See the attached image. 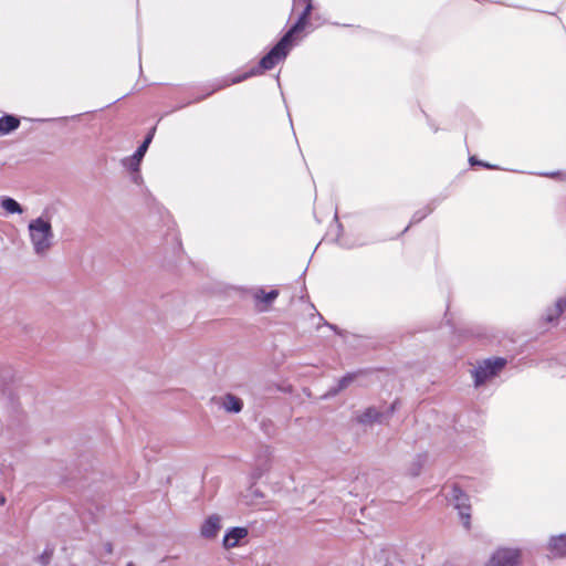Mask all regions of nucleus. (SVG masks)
Wrapping results in <instances>:
<instances>
[{
    "instance_id": "obj_1",
    "label": "nucleus",
    "mask_w": 566,
    "mask_h": 566,
    "mask_svg": "<svg viewBox=\"0 0 566 566\" xmlns=\"http://www.w3.org/2000/svg\"><path fill=\"white\" fill-rule=\"evenodd\" d=\"M294 8L303 6L302 12L296 21L289 28L280 40L261 57L259 64L250 67V77L260 75L264 71L272 70L275 65L283 62L292 49L296 45V36L301 33L310 22L313 11V0H293Z\"/></svg>"
},
{
    "instance_id": "obj_2",
    "label": "nucleus",
    "mask_w": 566,
    "mask_h": 566,
    "mask_svg": "<svg viewBox=\"0 0 566 566\" xmlns=\"http://www.w3.org/2000/svg\"><path fill=\"white\" fill-rule=\"evenodd\" d=\"M28 235L32 251L39 258H45L54 245L53 227L46 216H40L29 222Z\"/></svg>"
},
{
    "instance_id": "obj_3",
    "label": "nucleus",
    "mask_w": 566,
    "mask_h": 566,
    "mask_svg": "<svg viewBox=\"0 0 566 566\" xmlns=\"http://www.w3.org/2000/svg\"><path fill=\"white\" fill-rule=\"evenodd\" d=\"M442 491L448 504L458 511L462 526L470 531L472 507L469 494L458 483L446 484Z\"/></svg>"
},
{
    "instance_id": "obj_4",
    "label": "nucleus",
    "mask_w": 566,
    "mask_h": 566,
    "mask_svg": "<svg viewBox=\"0 0 566 566\" xmlns=\"http://www.w3.org/2000/svg\"><path fill=\"white\" fill-rule=\"evenodd\" d=\"M507 364V359L504 357H490L480 363L474 369H472V376L474 379V386L481 387L488 380L495 377Z\"/></svg>"
},
{
    "instance_id": "obj_5",
    "label": "nucleus",
    "mask_w": 566,
    "mask_h": 566,
    "mask_svg": "<svg viewBox=\"0 0 566 566\" xmlns=\"http://www.w3.org/2000/svg\"><path fill=\"white\" fill-rule=\"evenodd\" d=\"M280 295L277 289L266 291L263 286L250 287V297L252 298L254 310L258 313L269 312Z\"/></svg>"
},
{
    "instance_id": "obj_6",
    "label": "nucleus",
    "mask_w": 566,
    "mask_h": 566,
    "mask_svg": "<svg viewBox=\"0 0 566 566\" xmlns=\"http://www.w3.org/2000/svg\"><path fill=\"white\" fill-rule=\"evenodd\" d=\"M272 463V453L269 446H260L254 452V463L250 464V479H259L266 473Z\"/></svg>"
},
{
    "instance_id": "obj_7",
    "label": "nucleus",
    "mask_w": 566,
    "mask_h": 566,
    "mask_svg": "<svg viewBox=\"0 0 566 566\" xmlns=\"http://www.w3.org/2000/svg\"><path fill=\"white\" fill-rule=\"evenodd\" d=\"M521 551L518 548H497L485 566H520Z\"/></svg>"
},
{
    "instance_id": "obj_8",
    "label": "nucleus",
    "mask_w": 566,
    "mask_h": 566,
    "mask_svg": "<svg viewBox=\"0 0 566 566\" xmlns=\"http://www.w3.org/2000/svg\"><path fill=\"white\" fill-rule=\"evenodd\" d=\"M211 402L227 413H239L244 407V401L233 394L214 396Z\"/></svg>"
},
{
    "instance_id": "obj_9",
    "label": "nucleus",
    "mask_w": 566,
    "mask_h": 566,
    "mask_svg": "<svg viewBox=\"0 0 566 566\" xmlns=\"http://www.w3.org/2000/svg\"><path fill=\"white\" fill-rule=\"evenodd\" d=\"M221 530V516L212 514L208 516L200 527V534L206 539H214Z\"/></svg>"
},
{
    "instance_id": "obj_10",
    "label": "nucleus",
    "mask_w": 566,
    "mask_h": 566,
    "mask_svg": "<svg viewBox=\"0 0 566 566\" xmlns=\"http://www.w3.org/2000/svg\"><path fill=\"white\" fill-rule=\"evenodd\" d=\"M248 536V528L245 527H233L229 530L223 537V547L230 549L237 547L241 539Z\"/></svg>"
},
{
    "instance_id": "obj_11",
    "label": "nucleus",
    "mask_w": 566,
    "mask_h": 566,
    "mask_svg": "<svg viewBox=\"0 0 566 566\" xmlns=\"http://www.w3.org/2000/svg\"><path fill=\"white\" fill-rule=\"evenodd\" d=\"M384 412L378 411L375 407H368L361 413L357 415L356 421L360 424L367 426L374 422H381Z\"/></svg>"
},
{
    "instance_id": "obj_12",
    "label": "nucleus",
    "mask_w": 566,
    "mask_h": 566,
    "mask_svg": "<svg viewBox=\"0 0 566 566\" xmlns=\"http://www.w3.org/2000/svg\"><path fill=\"white\" fill-rule=\"evenodd\" d=\"M147 151L146 145H140L137 150L134 153V155L126 157L123 159V165L128 168L129 170L134 172H138L139 165L145 156V153Z\"/></svg>"
},
{
    "instance_id": "obj_13",
    "label": "nucleus",
    "mask_w": 566,
    "mask_h": 566,
    "mask_svg": "<svg viewBox=\"0 0 566 566\" xmlns=\"http://www.w3.org/2000/svg\"><path fill=\"white\" fill-rule=\"evenodd\" d=\"M356 378V374L347 373L345 374L335 386L328 388L327 392L324 395L326 398L335 397L342 390L346 389Z\"/></svg>"
},
{
    "instance_id": "obj_14",
    "label": "nucleus",
    "mask_w": 566,
    "mask_h": 566,
    "mask_svg": "<svg viewBox=\"0 0 566 566\" xmlns=\"http://www.w3.org/2000/svg\"><path fill=\"white\" fill-rule=\"evenodd\" d=\"M548 548L555 556H566V533L552 536L548 542Z\"/></svg>"
},
{
    "instance_id": "obj_15",
    "label": "nucleus",
    "mask_w": 566,
    "mask_h": 566,
    "mask_svg": "<svg viewBox=\"0 0 566 566\" xmlns=\"http://www.w3.org/2000/svg\"><path fill=\"white\" fill-rule=\"evenodd\" d=\"M439 201L438 200H432L428 206H426L424 208L422 209H419L417 210L411 220H410V223L408 227L405 228V230L402 231V233H405L410 226L412 224H417L419 223L420 221H422L427 216H429L434 209L436 207L438 206Z\"/></svg>"
},
{
    "instance_id": "obj_16",
    "label": "nucleus",
    "mask_w": 566,
    "mask_h": 566,
    "mask_svg": "<svg viewBox=\"0 0 566 566\" xmlns=\"http://www.w3.org/2000/svg\"><path fill=\"white\" fill-rule=\"evenodd\" d=\"M20 125V120L12 116L6 115L0 118V135H7L17 129Z\"/></svg>"
},
{
    "instance_id": "obj_17",
    "label": "nucleus",
    "mask_w": 566,
    "mask_h": 566,
    "mask_svg": "<svg viewBox=\"0 0 566 566\" xmlns=\"http://www.w3.org/2000/svg\"><path fill=\"white\" fill-rule=\"evenodd\" d=\"M0 206L8 212V213H19L21 214L23 212V208L21 205L15 201L14 199L10 197H2L0 200Z\"/></svg>"
},
{
    "instance_id": "obj_18",
    "label": "nucleus",
    "mask_w": 566,
    "mask_h": 566,
    "mask_svg": "<svg viewBox=\"0 0 566 566\" xmlns=\"http://www.w3.org/2000/svg\"><path fill=\"white\" fill-rule=\"evenodd\" d=\"M562 316L560 313L555 312V307H547L545 310V314L543 316V319L548 324H557L558 318Z\"/></svg>"
},
{
    "instance_id": "obj_19",
    "label": "nucleus",
    "mask_w": 566,
    "mask_h": 566,
    "mask_svg": "<svg viewBox=\"0 0 566 566\" xmlns=\"http://www.w3.org/2000/svg\"><path fill=\"white\" fill-rule=\"evenodd\" d=\"M469 163H470L471 166H481V167L486 168V169H495L496 168V166L491 165V164H489L486 161L480 160L475 156H471L469 158Z\"/></svg>"
},
{
    "instance_id": "obj_20",
    "label": "nucleus",
    "mask_w": 566,
    "mask_h": 566,
    "mask_svg": "<svg viewBox=\"0 0 566 566\" xmlns=\"http://www.w3.org/2000/svg\"><path fill=\"white\" fill-rule=\"evenodd\" d=\"M421 468H422V459H421V455H418L417 460L412 463V465L410 468V471H409L410 475L418 476L420 474Z\"/></svg>"
},
{
    "instance_id": "obj_21",
    "label": "nucleus",
    "mask_w": 566,
    "mask_h": 566,
    "mask_svg": "<svg viewBox=\"0 0 566 566\" xmlns=\"http://www.w3.org/2000/svg\"><path fill=\"white\" fill-rule=\"evenodd\" d=\"M554 307L556 313H560L563 315L566 312V295L557 298Z\"/></svg>"
},
{
    "instance_id": "obj_22",
    "label": "nucleus",
    "mask_w": 566,
    "mask_h": 566,
    "mask_svg": "<svg viewBox=\"0 0 566 566\" xmlns=\"http://www.w3.org/2000/svg\"><path fill=\"white\" fill-rule=\"evenodd\" d=\"M53 554V551L52 549H45L44 553L40 556V563L45 566L49 564L50 559H51V556Z\"/></svg>"
},
{
    "instance_id": "obj_23",
    "label": "nucleus",
    "mask_w": 566,
    "mask_h": 566,
    "mask_svg": "<svg viewBox=\"0 0 566 566\" xmlns=\"http://www.w3.org/2000/svg\"><path fill=\"white\" fill-rule=\"evenodd\" d=\"M262 428H263V430H264L266 436H271L272 434V432H273V424H272L271 421L269 423L263 421L262 422Z\"/></svg>"
},
{
    "instance_id": "obj_24",
    "label": "nucleus",
    "mask_w": 566,
    "mask_h": 566,
    "mask_svg": "<svg viewBox=\"0 0 566 566\" xmlns=\"http://www.w3.org/2000/svg\"><path fill=\"white\" fill-rule=\"evenodd\" d=\"M155 127L149 132V134L147 135V137L145 138V140L143 142L142 145H146V148L148 149V146L149 144L151 143V139L154 137V134H155Z\"/></svg>"
},
{
    "instance_id": "obj_25",
    "label": "nucleus",
    "mask_w": 566,
    "mask_h": 566,
    "mask_svg": "<svg viewBox=\"0 0 566 566\" xmlns=\"http://www.w3.org/2000/svg\"><path fill=\"white\" fill-rule=\"evenodd\" d=\"M262 496H263V494L259 490H252V486L250 485V502H252L251 501L252 497L253 499H259V497H262ZM252 503H250V505Z\"/></svg>"
},
{
    "instance_id": "obj_26",
    "label": "nucleus",
    "mask_w": 566,
    "mask_h": 566,
    "mask_svg": "<svg viewBox=\"0 0 566 566\" xmlns=\"http://www.w3.org/2000/svg\"><path fill=\"white\" fill-rule=\"evenodd\" d=\"M396 403H397V401H394V402L389 406V408L387 409V411H386V412H384V417L389 418V417H391V416H392V413H394V412H395V410H396Z\"/></svg>"
},
{
    "instance_id": "obj_27",
    "label": "nucleus",
    "mask_w": 566,
    "mask_h": 566,
    "mask_svg": "<svg viewBox=\"0 0 566 566\" xmlns=\"http://www.w3.org/2000/svg\"><path fill=\"white\" fill-rule=\"evenodd\" d=\"M396 403H397V401H394V402L389 406V408L387 409V411H386V412H384V417L389 418V417H391V416H392V413H394V412H395V410H396Z\"/></svg>"
},
{
    "instance_id": "obj_28",
    "label": "nucleus",
    "mask_w": 566,
    "mask_h": 566,
    "mask_svg": "<svg viewBox=\"0 0 566 566\" xmlns=\"http://www.w3.org/2000/svg\"><path fill=\"white\" fill-rule=\"evenodd\" d=\"M542 176H548V177H557L559 175H562L560 171H553V172H545V174H541Z\"/></svg>"
},
{
    "instance_id": "obj_29",
    "label": "nucleus",
    "mask_w": 566,
    "mask_h": 566,
    "mask_svg": "<svg viewBox=\"0 0 566 566\" xmlns=\"http://www.w3.org/2000/svg\"><path fill=\"white\" fill-rule=\"evenodd\" d=\"M326 325H327L331 329H333L335 333L339 334V329H338V327H337L336 325L328 324V323H326Z\"/></svg>"
},
{
    "instance_id": "obj_30",
    "label": "nucleus",
    "mask_w": 566,
    "mask_h": 566,
    "mask_svg": "<svg viewBox=\"0 0 566 566\" xmlns=\"http://www.w3.org/2000/svg\"><path fill=\"white\" fill-rule=\"evenodd\" d=\"M7 502V499L4 495L0 494V505H4Z\"/></svg>"
},
{
    "instance_id": "obj_31",
    "label": "nucleus",
    "mask_w": 566,
    "mask_h": 566,
    "mask_svg": "<svg viewBox=\"0 0 566 566\" xmlns=\"http://www.w3.org/2000/svg\"><path fill=\"white\" fill-rule=\"evenodd\" d=\"M139 178H140V176L137 174V175L134 177V181H135V182H138Z\"/></svg>"
},
{
    "instance_id": "obj_32",
    "label": "nucleus",
    "mask_w": 566,
    "mask_h": 566,
    "mask_svg": "<svg viewBox=\"0 0 566 566\" xmlns=\"http://www.w3.org/2000/svg\"><path fill=\"white\" fill-rule=\"evenodd\" d=\"M126 566H133V564H130V563H129V564H127Z\"/></svg>"
}]
</instances>
